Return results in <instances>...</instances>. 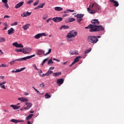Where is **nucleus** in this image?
<instances>
[{"label": "nucleus", "instance_id": "obj_41", "mask_svg": "<svg viewBox=\"0 0 124 124\" xmlns=\"http://www.w3.org/2000/svg\"><path fill=\"white\" fill-rule=\"evenodd\" d=\"M40 76H41V77H44V76H48V75L46 73V74H43L42 75H40Z\"/></svg>", "mask_w": 124, "mask_h": 124}, {"label": "nucleus", "instance_id": "obj_59", "mask_svg": "<svg viewBox=\"0 0 124 124\" xmlns=\"http://www.w3.org/2000/svg\"><path fill=\"white\" fill-rule=\"evenodd\" d=\"M50 20H51V18H48L47 20H46V23H49V22H50Z\"/></svg>", "mask_w": 124, "mask_h": 124}, {"label": "nucleus", "instance_id": "obj_8", "mask_svg": "<svg viewBox=\"0 0 124 124\" xmlns=\"http://www.w3.org/2000/svg\"><path fill=\"white\" fill-rule=\"evenodd\" d=\"M31 52V48L30 47L23 48V54H30Z\"/></svg>", "mask_w": 124, "mask_h": 124}, {"label": "nucleus", "instance_id": "obj_49", "mask_svg": "<svg viewBox=\"0 0 124 124\" xmlns=\"http://www.w3.org/2000/svg\"><path fill=\"white\" fill-rule=\"evenodd\" d=\"M2 2H3V3L5 4L8 2V0H2Z\"/></svg>", "mask_w": 124, "mask_h": 124}, {"label": "nucleus", "instance_id": "obj_13", "mask_svg": "<svg viewBox=\"0 0 124 124\" xmlns=\"http://www.w3.org/2000/svg\"><path fill=\"white\" fill-rule=\"evenodd\" d=\"M26 105L27 106V107L24 108L25 110H29V109H30V108H31V107L32 106L31 103L26 102Z\"/></svg>", "mask_w": 124, "mask_h": 124}, {"label": "nucleus", "instance_id": "obj_4", "mask_svg": "<svg viewBox=\"0 0 124 124\" xmlns=\"http://www.w3.org/2000/svg\"><path fill=\"white\" fill-rule=\"evenodd\" d=\"M87 41L89 43L95 44L98 41V39L95 36H88L87 38Z\"/></svg>", "mask_w": 124, "mask_h": 124}, {"label": "nucleus", "instance_id": "obj_52", "mask_svg": "<svg viewBox=\"0 0 124 124\" xmlns=\"http://www.w3.org/2000/svg\"><path fill=\"white\" fill-rule=\"evenodd\" d=\"M7 66L6 65H5L4 64H2L1 67H6Z\"/></svg>", "mask_w": 124, "mask_h": 124}, {"label": "nucleus", "instance_id": "obj_10", "mask_svg": "<svg viewBox=\"0 0 124 124\" xmlns=\"http://www.w3.org/2000/svg\"><path fill=\"white\" fill-rule=\"evenodd\" d=\"M18 100H19V101H21V102H27L29 100V99L24 97H21L18 98Z\"/></svg>", "mask_w": 124, "mask_h": 124}, {"label": "nucleus", "instance_id": "obj_61", "mask_svg": "<svg viewBox=\"0 0 124 124\" xmlns=\"http://www.w3.org/2000/svg\"><path fill=\"white\" fill-rule=\"evenodd\" d=\"M25 108H25V107L21 108H20V110H21V111H22V110L25 109Z\"/></svg>", "mask_w": 124, "mask_h": 124}, {"label": "nucleus", "instance_id": "obj_33", "mask_svg": "<svg viewBox=\"0 0 124 124\" xmlns=\"http://www.w3.org/2000/svg\"><path fill=\"white\" fill-rule=\"evenodd\" d=\"M48 59L49 58H46V59L44 60V61L42 62V66H43V65H44V64L45 63V62H47L48 61Z\"/></svg>", "mask_w": 124, "mask_h": 124}, {"label": "nucleus", "instance_id": "obj_31", "mask_svg": "<svg viewBox=\"0 0 124 124\" xmlns=\"http://www.w3.org/2000/svg\"><path fill=\"white\" fill-rule=\"evenodd\" d=\"M46 73L47 74V76H49V75H51V74H52L53 71H51L50 70H48Z\"/></svg>", "mask_w": 124, "mask_h": 124}, {"label": "nucleus", "instance_id": "obj_40", "mask_svg": "<svg viewBox=\"0 0 124 124\" xmlns=\"http://www.w3.org/2000/svg\"><path fill=\"white\" fill-rule=\"evenodd\" d=\"M68 21H69V22H73V21H75V19L74 18H69Z\"/></svg>", "mask_w": 124, "mask_h": 124}, {"label": "nucleus", "instance_id": "obj_64", "mask_svg": "<svg viewBox=\"0 0 124 124\" xmlns=\"http://www.w3.org/2000/svg\"><path fill=\"white\" fill-rule=\"evenodd\" d=\"M28 124H31V123L30 121L27 122Z\"/></svg>", "mask_w": 124, "mask_h": 124}, {"label": "nucleus", "instance_id": "obj_25", "mask_svg": "<svg viewBox=\"0 0 124 124\" xmlns=\"http://www.w3.org/2000/svg\"><path fill=\"white\" fill-rule=\"evenodd\" d=\"M71 55H79V53H78V51L75 50L73 51L70 53Z\"/></svg>", "mask_w": 124, "mask_h": 124}, {"label": "nucleus", "instance_id": "obj_36", "mask_svg": "<svg viewBox=\"0 0 124 124\" xmlns=\"http://www.w3.org/2000/svg\"><path fill=\"white\" fill-rule=\"evenodd\" d=\"M91 51H92V48H90L89 49L86 50L84 52V54H88V53H90V52H91Z\"/></svg>", "mask_w": 124, "mask_h": 124}, {"label": "nucleus", "instance_id": "obj_56", "mask_svg": "<svg viewBox=\"0 0 124 124\" xmlns=\"http://www.w3.org/2000/svg\"><path fill=\"white\" fill-rule=\"evenodd\" d=\"M0 88H2V89L5 90V86L4 85H2L1 86H0Z\"/></svg>", "mask_w": 124, "mask_h": 124}, {"label": "nucleus", "instance_id": "obj_57", "mask_svg": "<svg viewBox=\"0 0 124 124\" xmlns=\"http://www.w3.org/2000/svg\"><path fill=\"white\" fill-rule=\"evenodd\" d=\"M37 9H39V7L38 6H37L36 7L34 8V10H36Z\"/></svg>", "mask_w": 124, "mask_h": 124}, {"label": "nucleus", "instance_id": "obj_2", "mask_svg": "<svg viewBox=\"0 0 124 124\" xmlns=\"http://www.w3.org/2000/svg\"><path fill=\"white\" fill-rule=\"evenodd\" d=\"M85 29H89V31H90V32L104 31V28L102 26L92 24H90L88 26L85 27Z\"/></svg>", "mask_w": 124, "mask_h": 124}, {"label": "nucleus", "instance_id": "obj_5", "mask_svg": "<svg viewBox=\"0 0 124 124\" xmlns=\"http://www.w3.org/2000/svg\"><path fill=\"white\" fill-rule=\"evenodd\" d=\"M51 52H52V49L51 48H49L48 49V52H47L46 54H45V51H44V50H38L37 52V55H38V56H40V55H42V54H43L44 56L46 57V56H47V55H49V54H50Z\"/></svg>", "mask_w": 124, "mask_h": 124}, {"label": "nucleus", "instance_id": "obj_58", "mask_svg": "<svg viewBox=\"0 0 124 124\" xmlns=\"http://www.w3.org/2000/svg\"><path fill=\"white\" fill-rule=\"evenodd\" d=\"M7 30V27H5L4 29H3V31H6Z\"/></svg>", "mask_w": 124, "mask_h": 124}, {"label": "nucleus", "instance_id": "obj_35", "mask_svg": "<svg viewBox=\"0 0 124 124\" xmlns=\"http://www.w3.org/2000/svg\"><path fill=\"white\" fill-rule=\"evenodd\" d=\"M50 63H54V62H53V61L52 60V58H51L48 62H47V64L49 65V64H50Z\"/></svg>", "mask_w": 124, "mask_h": 124}, {"label": "nucleus", "instance_id": "obj_60", "mask_svg": "<svg viewBox=\"0 0 124 124\" xmlns=\"http://www.w3.org/2000/svg\"><path fill=\"white\" fill-rule=\"evenodd\" d=\"M66 63H67V61L62 63V64H63V65H65V64H66Z\"/></svg>", "mask_w": 124, "mask_h": 124}, {"label": "nucleus", "instance_id": "obj_53", "mask_svg": "<svg viewBox=\"0 0 124 124\" xmlns=\"http://www.w3.org/2000/svg\"><path fill=\"white\" fill-rule=\"evenodd\" d=\"M3 25V26H5V27H8V25H7V23H4Z\"/></svg>", "mask_w": 124, "mask_h": 124}, {"label": "nucleus", "instance_id": "obj_22", "mask_svg": "<svg viewBox=\"0 0 124 124\" xmlns=\"http://www.w3.org/2000/svg\"><path fill=\"white\" fill-rule=\"evenodd\" d=\"M11 107H12V108H13V109L15 110H17L20 108V106H17L14 105H11Z\"/></svg>", "mask_w": 124, "mask_h": 124}, {"label": "nucleus", "instance_id": "obj_30", "mask_svg": "<svg viewBox=\"0 0 124 124\" xmlns=\"http://www.w3.org/2000/svg\"><path fill=\"white\" fill-rule=\"evenodd\" d=\"M45 98L47 99V98H50L51 97V95L50 94H49V93H46L45 95Z\"/></svg>", "mask_w": 124, "mask_h": 124}, {"label": "nucleus", "instance_id": "obj_16", "mask_svg": "<svg viewBox=\"0 0 124 124\" xmlns=\"http://www.w3.org/2000/svg\"><path fill=\"white\" fill-rule=\"evenodd\" d=\"M15 31V30L13 29V28H11L10 30L8 31V34L9 35L13 34V33H14V31Z\"/></svg>", "mask_w": 124, "mask_h": 124}, {"label": "nucleus", "instance_id": "obj_19", "mask_svg": "<svg viewBox=\"0 0 124 124\" xmlns=\"http://www.w3.org/2000/svg\"><path fill=\"white\" fill-rule=\"evenodd\" d=\"M31 13L29 12H27L26 14L23 13V15H21V16L22 17H28V16H30V15H31Z\"/></svg>", "mask_w": 124, "mask_h": 124}, {"label": "nucleus", "instance_id": "obj_43", "mask_svg": "<svg viewBox=\"0 0 124 124\" xmlns=\"http://www.w3.org/2000/svg\"><path fill=\"white\" fill-rule=\"evenodd\" d=\"M45 5V3H43L41 4V5H39V8H43V6Z\"/></svg>", "mask_w": 124, "mask_h": 124}, {"label": "nucleus", "instance_id": "obj_45", "mask_svg": "<svg viewBox=\"0 0 124 124\" xmlns=\"http://www.w3.org/2000/svg\"><path fill=\"white\" fill-rule=\"evenodd\" d=\"M45 86V84H44L43 83L40 84V87H41V88H44Z\"/></svg>", "mask_w": 124, "mask_h": 124}, {"label": "nucleus", "instance_id": "obj_54", "mask_svg": "<svg viewBox=\"0 0 124 124\" xmlns=\"http://www.w3.org/2000/svg\"><path fill=\"white\" fill-rule=\"evenodd\" d=\"M55 67H50L49 68V70H53V69H54Z\"/></svg>", "mask_w": 124, "mask_h": 124}, {"label": "nucleus", "instance_id": "obj_27", "mask_svg": "<svg viewBox=\"0 0 124 124\" xmlns=\"http://www.w3.org/2000/svg\"><path fill=\"white\" fill-rule=\"evenodd\" d=\"M41 37V35L40 33L37 34L36 35L34 36V38L36 39H39Z\"/></svg>", "mask_w": 124, "mask_h": 124}, {"label": "nucleus", "instance_id": "obj_37", "mask_svg": "<svg viewBox=\"0 0 124 124\" xmlns=\"http://www.w3.org/2000/svg\"><path fill=\"white\" fill-rule=\"evenodd\" d=\"M38 3H39V0H38L36 2H35L33 3V5L34 6H36V5H37V4H38Z\"/></svg>", "mask_w": 124, "mask_h": 124}, {"label": "nucleus", "instance_id": "obj_50", "mask_svg": "<svg viewBox=\"0 0 124 124\" xmlns=\"http://www.w3.org/2000/svg\"><path fill=\"white\" fill-rule=\"evenodd\" d=\"M75 63H76V62L74 61V62H73L71 63V64L69 66L70 67H71V66H72V65L75 64Z\"/></svg>", "mask_w": 124, "mask_h": 124}, {"label": "nucleus", "instance_id": "obj_34", "mask_svg": "<svg viewBox=\"0 0 124 124\" xmlns=\"http://www.w3.org/2000/svg\"><path fill=\"white\" fill-rule=\"evenodd\" d=\"M5 42V39L3 37L0 38V42Z\"/></svg>", "mask_w": 124, "mask_h": 124}, {"label": "nucleus", "instance_id": "obj_48", "mask_svg": "<svg viewBox=\"0 0 124 124\" xmlns=\"http://www.w3.org/2000/svg\"><path fill=\"white\" fill-rule=\"evenodd\" d=\"M77 20L78 23H80V21H82V20H83V19L77 18Z\"/></svg>", "mask_w": 124, "mask_h": 124}, {"label": "nucleus", "instance_id": "obj_28", "mask_svg": "<svg viewBox=\"0 0 124 124\" xmlns=\"http://www.w3.org/2000/svg\"><path fill=\"white\" fill-rule=\"evenodd\" d=\"M69 12H74V10L67 9L64 12V13H68Z\"/></svg>", "mask_w": 124, "mask_h": 124}, {"label": "nucleus", "instance_id": "obj_14", "mask_svg": "<svg viewBox=\"0 0 124 124\" xmlns=\"http://www.w3.org/2000/svg\"><path fill=\"white\" fill-rule=\"evenodd\" d=\"M84 15V14H78L77 15L75 16V17H77L78 19H82Z\"/></svg>", "mask_w": 124, "mask_h": 124}, {"label": "nucleus", "instance_id": "obj_6", "mask_svg": "<svg viewBox=\"0 0 124 124\" xmlns=\"http://www.w3.org/2000/svg\"><path fill=\"white\" fill-rule=\"evenodd\" d=\"M77 34L78 33L77 31L72 30L70 32L68 33L67 37H68V38H72V37H75V36L77 35Z\"/></svg>", "mask_w": 124, "mask_h": 124}, {"label": "nucleus", "instance_id": "obj_15", "mask_svg": "<svg viewBox=\"0 0 124 124\" xmlns=\"http://www.w3.org/2000/svg\"><path fill=\"white\" fill-rule=\"evenodd\" d=\"M11 122H12V123H15V124H18L19 123L24 122V121L23 120H16V119H12L11 120Z\"/></svg>", "mask_w": 124, "mask_h": 124}, {"label": "nucleus", "instance_id": "obj_1", "mask_svg": "<svg viewBox=\"0 0 124 124\" xmlns=\"http://www.w3.org/2000/svg\"><path fill=\"white\" fill-rule=\"evenodd\" d=\"M100 9H101V7L96 2L91 3L89 7L87 8V10L90 14H95V13L98 12Z\"/></svg>", "mask_w": 124, "mask_h": 124}, {"label": "nucleus", "instance_id": "obj_9", "mask_svg": "<svg viewBox=\"0 0 124 124\" xmlns=\"http://www.w3.org/2000/svg\"><path fill=\"white\" fill-rule=\"evenodd\" d=\"M13 46L16 47V48H23L24 46L22 44H17V42L14 43L13 44Z\"/></svg>", "mask_w": 124, "mask_h": 124}, {"label": "nucleus", "instance_id": "obj_20", "mask_svg": "<svg viewBox=\"0 0 124 124\" xmlns=\"http://www.w3.org/2000/svg\"><path fill=\"white\" fill-rule=\"evenodd\" d=\"M62 75V72H58L53 73V76H54V77H57V76H59V75Z\"/></svg>", "mask_w": 124, "mask_h": 124}, {"label": "nucleus", "instance_id": "obj_18", "mask_svg": "<svg viewBox=\"0 0 124 124\" xmlns=\"http://www.w3.org/2000/svg\"><path fill=\"white\" fill-rule=\"evenodd\" d=\"M63 78H60L57 80V84H59L60 85H62L63 83Z\"/></svg>", "mask_w": 124, "mask_h": 124}, {"label": "nucleus", "instance_id": "obj_3", "mask_svg": "<svg viewBox=\"0 0 124 124\" xmlns=\"http://www.w3.org/2000/svg\"><path fill=\"white\" fill-rule=\"evenodd\" d=\"M33 57H35V54L28 56L21 59L15 60L14 61L10 62V64H11V65H12V64H14V62H22L23 61H27V60H30V59H31V58H33Z\"/></svg>", "mask_w": 124, "mask_h": 124}, {"label": "nucleus", "instance_id": "obj_46", "mask_svg": "<svg viewBox=\"0 0 124 124\" xmlns=\"http://www.w3.org/2000/svg\"><path fill=\"white\" fill-rule=\"evenodd\" d=\"M40 34H41V36H47V34H45V33H41Z\"/></svg>", "mask_w": 124, "mask_h": 124}, {"label": "nucleus", "instance_id": "obj_21", "mask_svg": "<svg viewBox=\"0 0 124 124\" xmlns=\"http://www.w3.org/2000/svg\"><path fill=\"white\" fill-rule=\"evenodd\" d=\"M54 9L56 11H62L63 9L61 7H55Z\"/></svg>", "mask_w": 124, "mask_h": 124}, {"label": "nucleus", "instance_id": "obj_63", "mask_svg": "<svg viewBox=\"0 0 124 124\" xmlns=\"http://www.w3.org/2000/svg\"><path fill=\"white\" fill-rule=\"evenodd\" d=\"M0 79H4V76H0Z\"/></svg>", "mask_w": 124, "mask_h": 124}, {"label": "nucleus", "instance_id": "obj_62", "mask_svg": "<svg viewBox=\"0 0 124 124\" xmlns=\"http://www.w3.org/2000/svg\"><path fill=\"white\" fill-rule=\"evenodd\" d=\"M35 92H36L37 93H39V91H38V90H37V89H35Z\"/></svg>", "mask_w": 124, "mask_h": 124}, {"label": "nucleus", "instance_id": "obj_11", "mask_svg": "<svg viewBox=\"0 0 124 124\" xmlns=\"http://www.w3.org/2000/svg\"><path fill=\"white\" fill-rule=\"evenodd\" d=\"M24 4V1H21L20 2L17 3L16 5H15V7L16 9L18 8H20L21 6H22Z\"/></svg>", "mask_w": 124, "mask_h": 124}, {"label": "nucleus", "instance_id": "obj_23", "mask_svg": "<svg viewBox=\"0 0 124 124\" xmlns=\"http://www.w3.org/2000/svg\"><path fill=\"white\" fill-rule=\"evenodd\" d=\"M62 29H64V30H68V29H69V26L63 25L61 26V27L60 28V30H62Z\"/></svg>", "mask_w": 124, "mask_h": 124}, {"label": "nucleus", "instance_id": "obj_32", "mask_svg": "<svg viewBox=\"0 0 124 124\" xmlns=\"http://www.w3.org/2000/svg\"><path fill=\"white\" fill-rule=\"evenodd\" d=\"M113 3H114V6H115V7L119 6V2H118L117 1H114Z\"/></svg>", "mask_w": 124, "mask_h": 124}, {"label": "nucleus", "instance_id": "obj_44", "mask_svg": "<svg viewBox=\"0 0 124 124\" xmlns=\"http://www.w3.org/2000/svg\"><path fill=\"white\" fill-rule=\"evenodd\" d=\"M18 25V22H15L11 24V26H17Z\"/></svg>", "mask_w": 124, "mask_h": 124}, {"label": "nucleus", "instance_id": "obj_17", "mask_svg": "<svg viewBox=\"0 0 124 124\" xmlns=\"http://www.w3.org/2000/svg\"><path fill=\"white\" fill-rule=\"evenodd\" d=\"M31 26V24H27L22 27L23 29H24V31H26V30H28Z\"/></svg>", "mask_w": 124, "mask_h": 124}, {"label": "nucleus", "instance_id": "obj_39", "mask_svg": "<svg viewBox=\"0 0 124 124\" xmlns=\"http://www.w3.org/2000/svg\"><path fill=\"white\" fill-rule=\"evenodd\" d=\"M47 17H48V15H44L43 16V20H46V19H47Z\"/></svg>", "mask_w": 124, "mask_h": 124}, {"label": "nucleus", "instance_id": "obj_7", "mask_svg": "<svg viewBox=\"0 0 124 124\" xmlns=\"http://www.w3.org/2000/svg\"><path fill=\"white\" fill-rule=\"evenodd\" d=\"M53 21L55 23H59L62 21V18L61 17H56L52 18Z\"/></svg>", "mask_w": 124, "mask_h": 124}, {"label": "nucleus", "instance_id": "obj_38", "mask_svg": "<svg viewBox=\"0 0 124 124\" xmlns=\"http://www.w3.org/2000/svg\"><path fill=\"white\" fill-rule=\"evenodd\" d=\"M25 69H26V67L21 68L19 70L18 69L17 72H21V71H23V70H25Z\"/></svg>", "mask_w": 124, "mask_h": 124}, {"label": "nucleus", "instance_id": "obj_51", "mask_svg": "<svg viewBox=\"0 0 124 124\" xmlns=\"http://www.w3.org/2000/svg\"><path fill=\"white\" fill-rule=\"evenodd\" d=\"M17 71H18V69H16V71H15V70H13V71H12V72L15 73H17V72H17Z\"/></svg>", "mask_w": 124, "mask_h": 124}, {"label": "nucleus", "instance_id": "obj_42", "mask_svg": "<svg viewBox=\"0 0 124 124\" xmlns=\"http://www.w3.org/2000/svg\"><path fill=\"white\" fill-rule=\"evenodd\" d=\"M32 2H33V0H30L28 2H27V3L28 4H31V3H32Z\"/></svg>", "mask_w": 124, "mask_h": 124}, {"label": "nucleus", "instance_id": "obj_24", "mask_svg": "<svg viewBox=\"0 0 124 124\" xmlns=\"http://www.w3.org/2000/svg\"><path fill=\"white\" fill-rule=\"evenodd\" d=\"M15 51L17 52V53H19V52H21V53H23L24 49H23V48H20L19 49L16 48Z\"/></svg>", "mask_w": 124, "mask_h": 124}, {"label": "nucleus", "instance_id": "obj_29", "mask_svg": "<svg viewBox=\"0 0 124 124\" xmlns=\"http://www.w3.org/2000/svg\"><path fill=\"white\" fill-rule=\"evenodd\" d=\"M81 59V57L80 56H78L77 57H76L75 60H74V61H75L76 62H79V59Z\"/></svg>", "mask_w": 124, "mask_h": 124}, {"label": "nucleus", "instance_id": "obj_55", "mask_svg": "<svg viewBox=\"0 0 124 124\" xmlns=\"http://www.w3.org/2000/svg\"><path fill=\"white\" fill-rule=\"evenodd\" d=\"M5 18H10V16H7V15H6L4 16V19H5Z\"/></svg>", "mask_w": 124, "mask_h": 124}, {"label": "nucleus", "instance_id": "obj_26", "mask_svg": "<svg viewBox=\"0 0 124 124\" xmlns=\"http://www.w3.org/2000/svg\"><path fill=\"white\" fill-rule=\"evenodd\" d=\"M33 116V114H30L26 118V120H27V121H29V120H31V119Z\"/></svg>", "mask_w": 124, "mask_h": 124}, {"label": "nucleus", "instance_id": "obj_12", "mask_svg": "<svg viewBox=\"0 0 124 124\" xmlns=\"http://www.w3.org/2000/svg\"><path fill=\"white\" fill-rule=\"evenodd\" d=\"M91 23L93 24V25H99V21H98V19H93L91 21Z\"/></svg>", "mask_w": 124, "mask_h": 124}, {"label": "nucleus", "instance_id": "obj_47", "mask_svg": "<svg viewBox=\"0 0 124 124\" xmlns=\"http://www.w3.org/2000/svg\"><path fill=\"white\" fill-rule=\"evenodd\" d=\"M4 6H5L7 9L8 8H9V6H8V4L7 3L4 4Z\"/></svg>", "mask_w": 124, "mask_h": 124}]
</instances>
